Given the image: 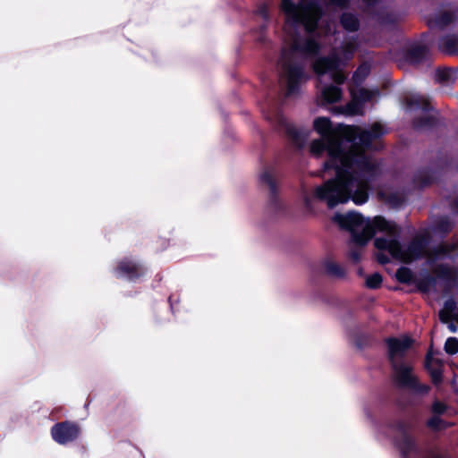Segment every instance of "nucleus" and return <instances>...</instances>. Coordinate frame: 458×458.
I'll list each match as a JSON object with an SVG mask.
<instances>
[{"instance_id": "obj_10", "label": "nucleus", "mask_w": 458, "mask_h": 458, "mask_svg": "<svg viewBox=\"0 0 458 458\" xmlns=\"http://www.w3.org/2000/svg\"><path fill=\"white\" fill-rule=\"evenodd\" d=\"M426 369L430 374L434 384L437 385L442 381V362L433 357L432 351H429L427 354Z\"/></svg>"}, {"instance_id": "obj_15", "label": "nucleus", "mask_w": 458, "mask_h": 458, "mask_svg": "<svg viewBox=\"0 0 458 458\" xmlns=\"http://www.w3.org/2000/svg\"><path fill=\"white\" fill-rule=\"evenodd\" d=\"M403 455H408L415 449V444L410 435L403 432L396 443Z\"/></svg>"}, {"instance_id": "obj_17", "label": "nucleus", "mask_w": 458, "mask_h": 458, "mask_svg": "<svg viewBox=\"0 0 458 458\" xmlns=\"http://www.w3.org/2000/svg\"><path fill=\"white\" fill-rule=\"evenodd\" d=\"M448 255L449 250L446 246H438L433 252L427 254L428 263V265H433L438 260L445 259Z\"/></svg>"}, {"instance_id": "obj_32", "label": "nucleus", "mask_w": 458, "mask_h": 458, "mask_svg": "<svg viewBox=\"0 0 458 458\" xmlns=\"http://www.w3.org/2000/svg\"><path fill=\"white\" fill-rule=\"evenodd\" d=\"M335 25L334 22L327 23L326 30H325L326 35L335 33Z\"/></svg>"}, {"instance_id": "obj_19", "label": "nucleus", "mask_w": 458, "mask_h": 458, "mask_svg": "<svg viewBox=\"0 0 458 458\" xmlns=\"http://www.w3.org/2000/svg\"><path fill=\"white\" fill-rule=\"evenodd\" d=\"M325 271L327 275L335 278H343L345 276V269L339 264L327 261L325 263Z\"/></svg>"}, {"instance_id": "obj_30", "label": "nucleus", "mask_w": 458, "mask_h": 458, "mask_svg": "<svg viewBox=\"0 0 458 458\" xmlns=\"http://www.w3.org/2000/svg\"><path fill=\"white\" fill-rule=\"evenodd\" d=\"M452 21V14L445 13L441 14L437 20V23L440 25H445L449 23Z\"/></svg>"}, {"instance_id": "obj_13", "label": "nucleus", "mask_w": 458, "mask_h": 458, "mask_svg": "<svg viewBox=\"0 0 458 458\" xmlns=\"http://www.w3.org/2000/svg\"><path fill=\"white\" fill-rule=\"evenodd\" d=\"M428 55V49L421 45H415L409 49L407 58L409 62L417 64L422 61Z\"/></svg>"}, {"instance_id": "obj_26", "label": "nucleus", "mask_w": 458, "mask_h": 458, "mask_svg": "<svg viewBox=\"0 0 458 458\" xmlns=\"http://www.w3.org/2000/svg\"><path fill=\"white\" fill-rule=\"evenodd\" d=\"M434 284L435 279L431 276H427L418 283V287L420 291L426 293L428 292L434 286Z\"/></svg>"}, {"instance_id": "obj_20", "label": "nucleus", "mask_w": 458, "mask_h": 458, "mask_svg": "<svg viewBox=\"0 0 458 458\" xmlns=\"http://www.w3.org/2000/svg\"><path fill=\"white\" fill-rule=\"evenodd\" d=\"M369 73V66L368 64H361L355 71L352 80L356 85L360 84Z\"/></svg>"}, {"instance_id": "obj_11", "label": "nucleus", "mask_w": 458, "mask_h": 458, "mask_svg": "<svg viewBox=\"0 0 458 458\" xmlns=\"http://www.w3.org/2000/svg\"><path fill=\"white\" fill-rule=\"evenodd\" d=\"M439 49L446 54L452 55L458 52V36L452 34L440 38Z\"/></svg>"}, {"instance_id": "obj_21", "label": "nucleus", "mask_w": 458, "mask_h": 458, "mask_svg": "<svg viewBox=\"0 0 458 458\" xmlns=\"http://www.w3.org/2000/svg\"><path fill=\"white\" fill-rule=\"evenodd\" d=\"M454 75V72L447 68L438 69L436 72L437 80L444 83L450 82L453 80Z\"/></svg>"}, {"instance_id": "obj_31", "label": "nucleus", "mask_w": 458, "mask_h": 458, "mask_svg": "<svg viewBox=\"0 0 458 458\" xmlns=\"http://www.w3.org/2000/svg\"><path fill=\"white\" fill-rule=\"evenodd\" d=\"M433 411L437 414L443 413L445 410V406L439 402H435L432 406Z\"/></svg>"}, {"instance_id": "obj_27", "label": "nucleus", "mask_w": 458, "mask_h": 458, "mask_svg": "<svg viewBox=\"0 0 458 458\" xmlns=\"http://www.w3.org/2000/svg\"><path fill=\"white\" fill-rule=\"evenodd\" d=\"M396 277L400 282L407 283L411 279V272L407 267H401L396 272Z\"/></svg>"}, {"instance_id": "obj_3", "label": "nucleus", "mask_w": 458, "mask_h": 458, "mask_svg": "<svg viewBox=\"0 0 458 458\" xmlns=\"http://www.w3.org/2000/svg\"><path fill=\"white\" fill-rule=\"evenodd\" d=\"M333 221L351 233V242L355 248L350 250L349 257L355 262L360 259V248L367 244L377 233H384L374 241L375 247L382 251L377 254V260L382 264L388 263L390 259L409 263L420 259L425 253V245L420 240H414L407 248H403L399 242L398 226L380 216L370 220L358 212L336 213L333 216Z\"/></svg>"}, {"instance_id": "obj_8", "label": "nucleus", "mask_w": 458, "mask_h": 458, "mask_svg": "<svg viewBox=\"0 0 458 458\" xmlns=\"http://www.w3.org/2000/svg\"><path fill=\"white\" fill-rule=\"evenodd\" d=\"M145 272L146 269L143 266L128 259L119 261L114 268V275L117 277L128 280H135L143 276Z\"/></svg>"}, {"instance_id": "obj_6", "label": "nucleus", "mask_w": 458, "mask_h": 458, "mask_svg": "<svg viewBox=\"0 0 458 458\" xmlns=\"http://www.w3.org/2000/svg\"><path fill=\"white\" fill-rule=\"evenodd\" d=\"M352 100L344 106V113L349 115L362 114V106L367 102H372L378 98L377 89L352 88Z\"/></svg>"}, {"instance_id": "obj_34", "label": "nucleus", "mask_w": 458, "mask_h": 458, "mask_svg": "<svg viewBox=\"0 0 458 458\" xmlns=\"http://www.w3.org/2000/svg\"><path fill=\"white\" fill-rule=\"evenodd\" d=\"M424 124H425V123H415V126H416V127H418V128H420V127H422Z\"/></svg>"}, {"instance_id": "obj_5", "label": "nucleus", "mask_w": 458, "mask_h": 458, "mask_svg": "<svg viewBox=\"0 0 458 458\" xmlns=\"http://www.w3.org/2000/svg\"><path fill=\"white\" fill-rule=\"evenodd\" d=\"M388 356L393 368V377L398 385L411 389L416 394H425L429 387L420 384L413 373L412 368L403 361V358L411 348L412 340L408 336L389 338L386 341Z\"/></svg>"}, {"instance_id": "obj_23", "label": "nucleus", "mask_w": 458, "mask_h": 458, "mask_svg": "<svg viewBox=\"0 0 458 458\" xmlns=\"http://www.w3.org/2000/svg\"><path fill=\"white\" fill-rule=\"evenodd\" d=\"M445 351L446 353L454 355L458 352V339L456 337H449L445 343Z\"/></svg>"}, {"instance_id": "obj_2", "label": "nucleus", "mask_w": 458, "mask_h": 458, "mask_svg": "<svg viewBox=\"0 0 458 458\" xmlns=\"http://www.w3.org/2000/svg\"><path fill=\"white\" fill-rule=\"evenodd\" d=\"M281 10L284 15V38L279 60L280 81L290 96L307 80L303 60L314 57L320 49L314 30L321 8L314 1L282 0Z\"/></svg>"}, {"instance_id": "obj_12", "label": "nucleus", "mask_w": 458, "mask_h": 458, "mask_svg": "<svg viewBox=\"0 0 458 458\" xmlns=\"http://www.w3.org/2000/svg\"><path fill=\"white\" fill-rule=\"evenodd\" d=\"M259 182L261 184L266 185L270 193L274 195L276 190L275 173L273 170L266 168L259 174Z\"/></svg>"}, {"instance_id": "obj_1", "label": "nucleus", "mask_w": 458, "mask_h": 458, "mask_svg": "<svg viewBox=\"0 0 458 458\" xmlns=\"http://www.w3.org/2000/svg\"><path fill=\"white\" fill-rule=\"evenodd\" d=\"M313 128L320 138L311 141L310 151L317 157L327 153L324 172L333 170L335 177L316 187L312 196L303 197L306 208L313 211L315 199L326 202L328 208L349 200L356 205L366 203L369 182L377 174L378 166L364 151L386 133L385 126L380 123H375L370 130L344 124L334 126L329 118L318 117Z\"/></svg>"}, {"instance_id": "obj_16", "label": "nucleus", "mask_w": 458, "mask_h": 458, "mask_svg": "<svg viewBox=\"0 0 458 458\" xmlns=\"http://www.w3.org/2000/svg\"><path fill=\"white\" fill-rule=\"evenodd\" d=\"M420 106H421L422 112H426L428 109V105L426 103V99L423 97H421L418 94H414L407 98V106H406L407 110L412 111Z\"/></svg>"}, {"instance_id": "obj_18", "label": "nucleus", "mask_w": 458, "mask_h": 458, "mask_svg": "<svg viewBox=\"0 0 458 458\" xmlns=\"http://www.w3.org/2000/svg\"><path fill=\"white\" fill-rule=\"evenodd\" d=\"M341 24L345 30L350 32H354L359 29V20L351 13H344L342 15Z\"/></svg>"}, {"instance_id": "obj_24", "label": "nucleus", "mask_w": 458, "mask_h": 458, "mask_svg": "<svg viewBox=\"0 0 458 458\" xmlns=\"http://www.w3.org/2000/svg\"><path fill=\"white\" fill-rule=\"evenodd\" d=\"M379 195L393 207H398L402 205L403 202L404 201L403 197L397 196L395 194L386 196V194L384 191H380Z\"/></svg>"}, {"instance_id": "obj_9", "label": "nucleus", "mask_w": 458, "mask_h": 458, "mask_svg": "<svg viewBox=\"0 0 458 458\" xmlns=\"http://www.w3.org/2000/svg\"><path fill=\"white\" fill-rule=\"evenodd\" d=\"M276 120L278 123V124L285 128V131L288 136L293 140V144L298 148H301L307 139V135L302 131L297 130L293 125L289 124L284 119V117L281 114H276Z\"/></svg>"}, {"instance_id": "obj_7", "label": "nucleus", "mask_w": 458, "mask_h": 458, "mask_svg": "<svg viewBox=\"0 0 458 458\" xmlns=\"http://www.w3.org/2000/svg\"><path fill=\"white\" fill-rule=\"evenodd\" d=\"M80 433L79 426L70 421L56 423L51 428L52 438L59 445L73 442L78 438Z\"/></svg>"}, {"instance_id": "obj_25", "label": "nucleus", "mask_w": 458, "mask_h": 458, "mask_svg": "<svg viewBox=\"0 0 458 458\" xmlns=\"http://www.w3.org/2000/svg\"><path fill=\"white\" fill-rule=\"evenodd\" d=\"M381 283H382V276L377 273L369 276L366 278V285L371 289H376V288L379 287Z\"/></svg>"}, {"instance_id": "obj_29", "label": "nucleus", "mask_w": 458, "mask_h": 458, "mask_svg": "<svg viewBox=\"0 0 458 458\" xmlns=\"http://www.w3.org/2000/svg\"><path fill=\"white\" fill-rule=\"evenodd\" d=\"M441 423H442V420L437 416H435V417L431 418L428 421V427H430L432 428H435V429L440 428H441Z\"/></svg>"}, {"instance_id": "obj_4", "label": "nucleus", "mask_w": 458, "mask_h": 458, "mask_svg": "<svg viewBox=\"0 0 458 458\" xmlns=\"http://www.w3.org/2000/svg\"><path fill=\"white\" fill-rule=\"evenodd\" d=\"M357 47V37L345 38L339 48H334L328 56L319 57L313 63L319 91L325 102L335 103L340 100L342 89L339 85L345 81L342 67L353 57Z\"/></svg>"}, {"instance_id": "obj_35", "label": "nucleus", "mask_w": 458, "mask_h": 458, "mask_svg": "<svg viewBox=\"0 0 458 458\" xmlns=\"http://www.w3.org/2000/svg\"><path fill=\"white\" fill-rule=\"evenodd\" d=\"M267 119L273 120V118L271 116H269V115L267 116Z\"/></svg>"}, {"instance_id": "obj_28", "label": "nucleus", "mask_w": 458, "mask_h": 458, "mask_svg": "<svg viewBox=\"0 0 458 458\" xmlns=\"http://www.w3.org/2000/svg\"><path fill=\"white\" fill-rule=\"evenodd\" d=\"M329 1L332 4L340 6V7L345 6L347 4V3L349 2V0H329ZM363 2L368 5H371L375 3H377V0H363Z\"/></svg>"}, {"instance_id": "obj_33", "label": "nucleus", "mask_w": 458, "mask_h": 458, "mask_svg": "<svg viewBox=\"0 0 458 458\" xmlns=\"http://www.w3.org/2000/svg\"><path fill=\"white\" fill-rule=\"evenodd\" d=\"M447 327L452 333L456 332V326L454 323L450 322Z\"/></svg>"}, {"instance_id": "obj_14", "label": "nucleus", "mask_w": 458, "mask_h": 458, "mask_svg": "<svg viewBox=\"0 0 458 458\" xmlns=\"http://www.w3.org/2000/svg\"><path fill=\"white\" fill-rule=\"evenodd\" d=\"M456 303L454 300H447L439 312L440 320L443 323H449L454 317Z\"/></svg>"}, {"instance_id": "obj_22", "label": "nucleus", "mask_w": 458, "mask_h": 458, "mask_svg": "<svg viewBox=\"0 0 458 458\" xmlns=\"http://www.w3.org/2000/svg\"><path fill=\"white\" fill-rule=\"evenodd\" d=\"M271 5L272 4L270 2L259 3L257 6L256 13L264 21H268Z\"/></svg>"}]
</instances>
